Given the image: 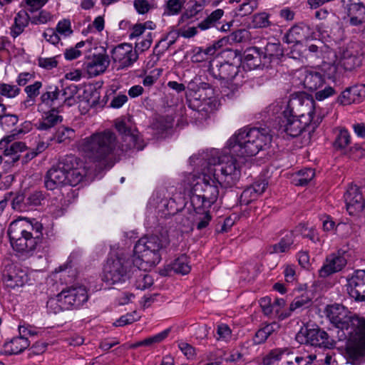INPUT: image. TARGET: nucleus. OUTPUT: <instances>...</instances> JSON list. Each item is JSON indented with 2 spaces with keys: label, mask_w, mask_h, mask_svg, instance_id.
Instances as JSON below:
<instances>
[{
  "label": "nucleus",
  "mask_w": 365,
  "mask_h": 365,
  "mask_svg": "<svg viewBox=\"0 0 365 365\" xmlns=\"http://www.w3.org/2000/svg\"><path fill=\"white\" fill-rule=\"evenodd\" d=\"M207 149L192 155L190 163L201 168V174H190L187 182L191 188L190 205L192 207L191 220L197 223V228L205 227L210 220L209 209L217 200L219 185L231 187L239 181L241 173L235 161H222L210 155Z\"/></svg>",
  "instance_id": "obj_1"
},
{
  "label": "nucleus",
  "mask_w": 365,
  "mask_h": 365,
  "mask_svg": "<svg viewBox=\"0 0 365 365\" xmlns=\"http://www.w3.org/2000/svg\"><path fill=\"white\" fill-rule=\"evenodd\" d=\"M272 135L268 128H243L236 130L227 140L222 150L210 148V155L222 161H235L241 170V165L247 158L256 155L268 146Z\"/></svg>",
  "instance_id": "obj_2"
},
{
  "label": "nucleus",
  "mask_w": 365,
  "mask_h": 365,
  "mask_svg": "<svg viewBox=\"0 0 365 365\" xmlns=\"http://www.w3.org/2000/svg\"><path fill=\"white\" fill-rule=\"evenodd\" d=\"M324 314L333 325L343 331L344 338L347 339L349 363L351 365H360L358 362L360 354L359 338L365 329V319L356 317L340 304L327 305Z\"/></svg>",
  "instance_id": "obj_3"
},
{
  "label": "nucleus",
  "mask_w": 365,
  "mask_h": 365,
  "mask_svg": "<svg viewBox=\"0 0 365 365\" xmlns=\"http://www.w3.org/2000/svg\"><path fill=\"white\" fill-rule=\"evenodd\" d=\"M77 150L93 162H103L118 154L116 136L110 130L96 132L77 143Z\"/></svg>",
  "instance_id": "obj_4"
},
{
  "label": "nucleus",
  "mask_w": 365,
  "mask_h": 365,
  "mask_svg": "<svg viewBox=\"0 0 365 365\" xmlns=\"http://www.w3.org/2000/svg\"><path fill=\"white\" fill-rule=\"evenodd\" d=\"M169 244L167 235L140 238L134 247L132 263L138 269L147 271L158 264L161 259L160 251Z\"/></svg>",
  "instance_id": "obj_5"
},
{
  "label": "nucleus",
  "mask_w": 365,
  "mask_h": 365,
  "mask_svg": "<svg viewBox=\"0 0 365 365\" xmlns=\"http://www.w3.org/2000/svg\"><path fill=\"white\" fill-rule=\"evenodd\" d=\"M269 111L272 114H279L281 121V128L291 137L299 135L311 123L312 114L309 112L307 114H302L299 116L292 115V109L289 101H278L269 106Z\"/></svg>",
  "instance_id": "obj_6"
},
{
  "label": "nucleus",
  "mask_w": 365,
  "mask_h": 365,
  "mask_svg": "<svg viewBox=\"0 0 365 365\" xmlns=\"http://www.w3.org/2000/svg\"><path fill=\"white\" fill-rule=\"evenodd\" d=\"M88 299V290L81 284H73L63 289L60 293L49 298L47 308L53 313L63 310L77 309Z\"/></svg>",
  "instance_id": "obj_7"
},
{
  "label": "nucleus",
  "mask_w": 365,
  "mask_h": 365,
  "mask_svg": "<svg viewBox=\"0 0 365 365\" xmlns=\"http://www.w3.org/2000/svg\"><path fill=\"white\" fill-rule=\"evenodd\" d=\"M66 94L67 93H43L39 108L43 114L37 123L38 129L48 130L62 121V117L58 114L57 109L64 103L68 106L72 104Z\"/></svg>",
  "instance_id": "obj_8"
},
{
  "label": "nucleus",
  "mask_w": 365,
  "mask_h": 365,
  "mask_svg": "<svg viewBox=\"0 0 365 365\" xmlns=\"http://www.w3.org/2000/svg\"><path fill=\"white\" fill-rule=\"evenodd\" d=\"M135 271L137 269L131 266V262L125 257L110 258L104 267L102 280L108 286L121 284Z\"/></svg>",
  "instance_id": "obj_9"
},
{
  "label": "nucleus",
  "mask_w": 365,
  "mask_h": 365,
  "mask_svg": "<svg viewBox=\"0 0 365 365\" xmlns=\"http://www.w3.org/2000/svg\"><path fill=\"white\" fill-rule=\"evenodd\" d=\"M21 221H13L9 226L8 234L11 245L17 252H29L34 250L37 241L33 237V234H29L24 230Z\"/></svg>",
  "instance_id": "obj_10"
},
{
  "label": "nucleus",
  "mask_w": 365,
  "mask_h": 365,
  "mask_svg": "<svg viewBox=\"0 0 365 365\" xmlns=\"http://www.w3.org/2000/svg\"><path fill=\"white\" fill-rule=\"evenodd\" d=\"M296 339L300 344L325 348H331L334 344V340L329 337L326 331L317 327L309 326L301 328L297 334Z\"/></svg>",
  "instance_id": "obj_11"
},
{
  "label": "nucleus",
  "mask_w": 365,
  "mask_h": 365,
  "mask_svg": "<svg viewBox=\"0 0 365 365\" xmlns=\"http://www.w3.org/2000/svg\"><path fill=\"white\" fill-rule=\"evenodd\" d=\"M60 165L66 172L71 186L79 184L86 175V168L83 161L73 155L63 157L60 161Z\"/></svg>",
  "instance_id": "obj_12"
},
{
  "label": "nucleus",
  "mask_w": 365,
  "mask_h": 365,
  "mask_svg": "<svg viewBox=\"0 0 365 365\" xmlns=\"http://www.w3.org/2000/svg\"><path fill=\"white\" fill-rule=\"evenodd\" d=\"M324 83L322 76L317 71L302 68L294 72L292 84L297 88L302 86L309 91H314L319 88Z\"/></svg>",
  "instance_id": "obj_13"
},
{
  "label": "nucleus",
  "mask_w": 365,
  "mask_h": 365,
  "mask_svg": "<svg viewBox=\"0 0 365 365\" xmlns=\"http://www.w3.org/2000/svg\"><path fill=\"white\" fill-rule=\"evenodd\" d=\"M186 97L189 107L199 112L209 113L219 106L214 93H187Z\"/></svg>",
  "instance_id": "obj_14"
},
{
  "label": "nucleus",
  "mask_w": 365,
  "mask_h": 365,
  "mask_svg": "<svg viewBox=\"0 0 365 365\" xmlns=\"http://www.w3.org/2000/svg\"><path fill=\"white\" fill-rule=\"evenodd\" d=\"M112 58L118 68L131 66L138 59V53L130 43H121L112 51Z\"/></svg>",
  "instance_id": "obj_15"
},
{
  "label": "nucleus",
  "mask_w": 365,
  "mask_h": 365,
  "mask_svg": "<svg viewBox=\"0 0 365 365\" xmlns=\"http://www.w3.org/2000/svg\"><path fill=\"white\" fill-rule=\"evenodd\" d=\"M115 126L116 130L122 135L125 138V141L128 143L126 145L127 149L135 148L138 150L142 149L138 145V135L135 129L131 127V118L130 117H121L117 118L115 120ZM122 150L124 148H122Z\"/></svg>",
  "instance_id": "obj_16"
},
{
  "label": "nucleus",
  "mask_w": 365,
  "mask_h": 365,
  "mask_svg": "<svg viewBox=\"0 0 365 365\" xmlns=\"http://www.w3.org/2000/svg\"><path fill=\"white\" fill-rule=\"evenodd\" d=\"M344 197L349 215H359L365 209V195L356 185L349 187Z\"/></svg>",
  "instance_id": "obj_17"
},
{
  "label": "nucleus",
  "mask_w": 365,
  "mask_h": 365,
  "mask_svg": "<svg viewBox=\"0 0 365 365\" xmlns=\"http://www.w3.org/2000/svg\"><path fill=\"white\" fill-rule=\"evenodd\" d=\"M349 58H351V55L347 52H344L340 58H339L335 51L328 50L324 56L321 71L324 72V75L327 78H333L335 76L339 65L344 66L346 69L348 68L344 61Z\"/></svg>",
  "instance_id": "obj_18"
},
{
  "label": "nucleus",
  "mask_w": 365,
  "mask_h": 365,
  "mask_svg": "<svg viewBox=\"0 0 365 365\" xmlns=\"http://www.w3.org/2000/svg\"><path fill=\"white\" fill-rule=\"evenodd\" d=\"M346 291L357 301L365 300V269H359L347 279Z\"/></svg>",
  "instance_id": "obj_19"
},
{
  "label": "nucleus",
  "mask_w": 365,
  "mask_h": 365,
  "mask_svg": "<svg viewBox=\"0 0 365 365\" xmlns=\"http://www.w3.org/2000/svg\"><path fill=\"white\" fill-rule=\"evenodd\" d=\"M3 277L6 286L12 289L22 287L28 280L26 272L15 264L6 266Z\"/></svg>",
  "instance_id": "obj_20"
},
{
  "label": "nucleus",
  "mask_w": 365,
  "mask_h": 365,
  "mask_svg": "<svg viewBox=\"0 0 365 365\" xmlns=\"http://www.w3.org/2000/svg\"><path fill=\"white\" fill-rule=\"evenodd\" d=\"M70 185L68 176L62 165L50 169L45 178V186L48 190H55L61 185Z\"/></svg>",
  "instance_id": "obj_21"
},
{
  "label": "nucleus",
  "mask_w": 365,
  "mask_h": 365,
  "mask_svg": "<svg viewBox=\"0 0 365 365\" xmlns=\"http://www.w3.org/2000/svg\"><path fill=\"white\" fill-rule=\"evenodd\" d=\"M346 264L345 257L339 253L329 255L323 266L319 270L321 277H327L334 273L341 271Z\"/></svg>",
  "instance_id": "obj_22"
},
{
  "label": "nucleus",
  "mask_w": 365,
  "mask_h": 365,
  "mask_svg": "<svg viewBox=\"0 0 365 365\" xmlns=\"http://www.w3.org/2000/svg\"><path fill=\"white\" fill-rule=\"evenodd\" d=\"M14 140V135H9L0 141V150H2L4 155L11 156L12 161L16 162L19 159V153L25 150L26 145L22 142H14L11 143Z\"/></svg>",
  "instance_id": "obj_23"
},
{
  "label": "nucleus",
  "mask_w": 365,
  "mask_h": 365,
  "mask_svg": "<svg viewBox=\"0 0 365 365\" xmlns=\"http://www.w3.org/2000/svg\"><path fill=\"white\" fill-rule=\"evenodd\" d=\"M108 64L109 60L106 55H94L87 60L86 69L90 76H96L103 73Z\"/></svg>",
  "instance_id": "obj_24"
},
{
  "label": "nucleus",
  "mask_w": 365,
  "mask_h": 365,
  "mask_svg": "<svg viewBox=\"0 0 365 365\" xmlns=\"http://www.w3.org/2000/svg\"><path fill=\"white\" fill-rule=\"evenodd\" d=\"M30 345L28 338L16 336L4 344L1 353L6 355L18 354L24 351Z\"/></svg>",
  "instance_id": "obj_25"
},
{
  "label": "nucleus",
  "mask_w": 365,
  "mask_h": 365,
  "mask_svg": "<svg viewBox=\"0 0 365 365\" xmlns=\"http://www.w3.org/2000/svg\"><path fill=\"white\" fill-rule=\"evenodd\" d=\"M267 186V182L264 180L255 182L242 192L240 196V202L247 205L255 200L265 191Z\"/></svg>",
  "instance_id": "obj_26"
},
{
  "label": "nucleus",
  "mask_w": 365,
  "mask_h": 365,
  "mask_svg": "<svg viewBox=\"0 0 365 365\" xmlns=\"http://www.w3.org/2000/svg\"><path fill=\"white\" fill-rule=\"evenodd\" d=\"M261 63V52L257 47L247 48L241 59V66L245 70L255 69Z\"/></svg>",
  "instance_id": "obj_27"
},
{
  "label": "nucleus",
  "mask_w": 365,
  "mask_h": 365,
  "mask_svg": "<svg viewBox=\"0 0 365 365\" xmlns=\"http://www.w3.org/2000/svg\"><path fill=\"white\" fill-rule=\"evenodd\" d=\"M239 68L237 66L229 63H225L220 65L219 68V77L226 81L227 83L231 84L228 86L230 89H237L238 88V82L234 83L233 81L238 76Z\"/></svg>",
  "instance_id": "obj_28"
},
{
  "label": "nucleus",
  "mask_w": 365,
  "mask_h": 365,
  "mask_svg": "<svg viewBox=\"0 0 365 365\" xmlns=\"http://www.w3.org/2000/svg\"><path fill=\"white\" fill-rule=\"evenodd\" d=\"M309 27L304 24H299L289 29L284 36V41L287 43H295L298 45L301 41L307 38V34Z\"/></svg>",
  "instance_id": "obj_29"
},
{
  "label": "nucleus",
  "mask_w": 365,
  "mask_h": 365,
  "mask_svg": "<svg viewBox=\"0 0 365 365\" xmlns=\"http://www.w3.org/2000/svg\"><path fill=\"white\" fill-rule=\"evenodd\" d=\"M29 15L24 10L19 11L14 17V23L11 28V33L14 37L20 35L29 25Z\"/></svg>",
  "instance_id": "obj_30"
},
{
  "label": "nucleus",
  "mask_w": 365,
  "mask_h": 365,
  "mask_svg": "<svg viewBox=\"0 0 365 365\" xmlns=\"http://www.w3.org/2000/svg\"><path fill=\"white\" fill-rule=\"evenodd\" d=\"M315 176V172L312 168H304L291 176L292 182L295 185L303 186L310 182Z\"/></svg>",
  "instance_id": "obj_31"
},
{
  "label": "nucleus",
  "mask_w": 365,
  "mask_h": 365,
  "mask_svg": "<svg viewBox=\"0 0 365 365\" xmlns=\"http://www.w3.org/2000/svg\"><path fill=\"white\" fill-rule=\"evenodd\" d=\"M16 221H21L22 222L24 230L29 232V234H33V237L37 241L42 235L43 226L41 222L35 219L26 220V219H19Z\"/></svg>",
  "instance_id": "obj_32"
},
{
  "label": "nucleus",
  "mask_w": 365,
  "mask_h": 365,
  "mask_svg": "<svg viewBox=\"0 0 365 365\" xmlns=\"http://www.w3.org/2000/svg\"><path fill=\"white\" fill-rule=\"evenodd\" d=\"M279 329V325L276 322L264 326L256 332L254 338L255 343L261 344L264 342L269 336L277 331Z\"/></svg>",
  "instance_id": "obj_33"
},
{
  "label": "nucleus",
  "mask_w": 365,
  "mask_h": 365,
  "mask_svg": "<svg viewBox=\"0 0 365 365\" xmlns=\"http://www.w3.org/2000/svg\"><path fill=\"white\" fill-rule=\"evenodd\" d=\"M155 29V24L151 21H148L144 23H137L130 27L129 38L130 39L137 38L145 34L147 30L152 31Z\"/></svg>",
  "instance_id": "obj_34"
},
{
  "label": "nucleus",
  "mask_w": 365,
  "mask_h": 365,
  "mask_svg": "<svg viewBox=\"0 0 365 365\" xmlns=\"http://www.w3.org/2000/svg\"><path fill=\"white\" fill-rule=\"evenodd\" d=\"M286 304L285 300L283 299L276 298L272 302L270 311L271 313L269 316H272L279 319H284L290 315L289 312L284 310Z\"/></svg>",
  "instance_id": "obj_35"
},
{
  "label": "nucleus",
  "mask_w": 365,
  "mask_h": 365,
  "mask_svg": "<svg viewBox=\"0 0 365 365\" xmlns=\"http://www.w3.org/2000/svg\"><path fill=\"white\" fill-rule=\"evenodd\" d=\"M365 99V93H341L337 98V101L341 105H349L352 103H360Z\"/></svg>",
  "instance_id": "obj_36"
},
{
  "label": "nucleus",
  "mask_w": 365,
  "mask_h": 365,
  "mask_svg": "<svg viewBox=\"0 0 365 365\" xmlns=\"http://www.w3.org/2000/svg\"><path fill=\"white\" fill-rule=\"evenodd\" d=\"M171 269L176 273L187 274L191 268L187 257L185 255H182L171 264Z\"/></svg>",
  "instance_id": "obj_37"
},
{
  "label": "nucleus",
  "mask_w": 365,
  "mask_h": 365,
  "mask_svg": "<svg viewBox=\"0 0 365 365\" xmlns=\"http://www.w3.org/2000/svg\"><path fill=\"white\" fill-rule=\"evenodd\" d=\"M55 29L61 38L69 37L73 34L71 22L68 19H63L59 21L57 23Z\"/></svg>",
  "instance_id": "obj_38"
},
{
  "label": "nucleus",
  "mask_w": 365,
  "mask_h": 365,
  "mask_svg": "<svg viewBox=\"0 0 365 365\" xmlns=\"http://www.w3.org/2000/svg\"><path fill=\"white\" fill-rule=\"evenodd\" d=\"M141 269H138V274H136L138 278L135 281V287L138 289H145L149 288L153 284V279L150 274L143 273L140 272Z\"/></svg>",
  "instance_id": "obj_39"
},
{
  "label": "nucleus",
  "mask_w": 365,
  "mask_h": 365,
  "mask_svg": "<svg viewBox=\"0 0 365 365\" xmlns=\"http://www.w3.org/2000/svg\"><path fill=\"white\" fill-rule=\"evenodd\" d=\"M351 141V137L347 130L341 128L339 130L334 141V145L337 149H344L346 148Z\"/></svg>",
  "instance_id": "obj_40"
},
{
  "label": "nucleus",
  "mask_w": 365,
  "mask_h": 365,
  "mask_svg": "<svg viewBox=\"0 0 365 365\" xmlns=\"http://www.w3.org/2000/svg\"><path fill=\"white\" fill-rule=\"evenodd\" d=\"M310 301L311 299L307 294L295 297L289 306V312L290 313L291 312L299 310L308 307Z\"/></svg>",
  "instance_id": "obj_41"
},
{
  "label": "nucleus",
  "mask_w": 365,
  "mask_h": 365,
  "mask_svg": "<svg viewBox=\"0 0 365 365\" xmlns=\"http://www.w3.org/2000/svg\"><path fill=\"white\" fill-rule=\"evenodd\" d=\"M173 125V118L171 116H167L166 118H164V117L156 118L153 123L152 126L155 130L163 131L172 128Z\"/></svg>",
  "instance_id": "obj_42"
},
{
  "label": "nucleus",
  "mask_w": 365,
  "mask_h": 365,
  "mask_svg": "<svg viewBox=\"0 0 365 365\" xmlns=\"http://www.w3.org/2000/svg\"><path fill=\"white\" fill-rule=\"evenodd\" d=\"M185 0H168L165 13L168 15L178 14L181 10Z\"/></svg>",
  "instance_id": "obj_43"
},
{
  "label": "nucleus",
  "mask_w": 365,
  "mask_h": 365,
  "mask_svg": "<svg viewBox=\"0 0 365 365\" xmlns=\"http://www.w3.org/2000/svg\"><path fill=\"white\" fill-rule=\"evenodd\" d=\"M74 137V130L69 128L61 127L56 131L54 139L59 143Z\"/></svg>",
  "instance_id": "obj_44"
},
{
  "label": "nucleus",
  "mask_w": 365,
  "mask_h": 365,
  "mask_svg": "<svg viewBox=\"0 0 365 365\" xmlns=\"http://www.w3.org/2000/svg\"><path fill=\"white\" fill-rule=\"evenodd\" d=\"M216 333L218 340L228 341L232 338V331L226 324H217Z\"/></svg>",
  "instance_id": "obj_45"
},
{
  "label": "nucleus",
  "mask_w": 365,
  "mask_h": 365,
  "mask_svg": "<svg viewBox=\"0 0 365 365\" xmlns=\"http://www.w3.org/2000/svg\"><path fill=\"white\" fill-rule=\"evenodd\" d=\"M162 70L160 68L153 69L150 74L145 76L143 81V84L146 88H150L161 75Z\"/></svg>",
  "instance_id": "obj_46"
},
{
  "label": "nucleus",
  "mask_w": 365,
  "mask_h": 365,
  "mask_svg": "<svg viewBox=\"0 0 365 365\" xmlns=\"http://www.w3.org/2000/svg\"><path fill=\"white\" fill-rule=\"evenodd\" d=\"M19 335L27 338L28 336H33L37 334V329L30 324L26 323H20L18 327Z\"/></svg>",
  "instance_id": "obj_47"
},
{
  "label": "nucleus",
  "mask_w": 365,
  "mask_h": 365,
  "mask_svg": "<svg viewBox=\"0 0 365 365\" xmlns=\"http://www.w3.org/2000/svg\"><path fill=\"white\" fill-rule=\"evenodd\" d=\"M84 44V41H80L76 43L75 47L66 49L64 53L65 58L67 60H73L78 58L81 55L80 48H82Z\"/></svg>",
  "instance_id": "obj_48"
},
{
  "label": "nucleus",
  "mask_w": 365,
  "mask_h": 365,
  "mask_svg": "<svg viewBox=\"0 0 365 365\" xmlns=\"http://www.w3.org/2000/svg\"><path fill=\"white\" fill-rule=\"evenodd\" d=\"M83 98H88L87 103L90 106H93L96 105H99L100 106H103L106 104L107 100L102 101L99 100V93H83Z\"/></svg>",
  "instance_id": "obj_49"
},
{
  "label": "nucleus",
  "mask_w": 365,
  "mask_h": 365,
  "mask_svg": "<svg viewBox=\"0 0 365 365\" xmlns=\"http://www.w3.org/2000/svg\"><path fill=\"white\" fill-rule=\"evenodd\" d=\"M43 36L47 42L53 45H57L61 38L56 30L51 28L46 29L43 34Z\"/></svg>",
  "instance_id": "obj_50"
},
{
  "label": "nucleus",
  "mask_w": 365,
  "mask_h": 365,
  "mask_svg": "<svg viewBox=\"0 0 365 365\" xmlns=\"http://www.w3.org/2000/svg\"><path fill=\"white\" fill-rule=\"evenodd\" d=\"M252 24L254 27L264 28L269 24V16L266 13H260L253 16Z\"/></svg>",
  "instance_id": "obj_51"
},
{
  "label": "nucleus",
  "mask_w": 365,
  "mask_h": 365,
  "mask_svg": "<svg viewBox=\"0 0 365 365\" xmlns=\"http://www.w3.org/2000/svg\"><path fill=\"white\" fill-rule=\"evenodd\" d=\"M139 316L136 312H133L130 314H126L125 315L121 316L115 322V325L118 327H123L129 324H131L139 319Z\"/></svg>",
  "instance_id": "obj_52"
},
{
  "label": "nucleus",
  "mask_w": 365,
  "mask_h": 365,
  "mask_svg": "<svg viewBox=\"0 0 365 365\" xmlns=\"http://www.w3.org/2000/svg\"><path fill=\"white\" fill-rule=\"evenodd\" d=\"M18 118L14 115H2L0 116V124L4 130H9L16 124Z\"/></svg>",
  "instance_id": "obj_53"
},
{
  "label": "nucleus",
  "mask_w": 365,
  "mask_h": 365,
  "mask_svg": "<svg viewBox=\"0 0 365 365\" xmlns=\"http://www.w3.org/2000/svg\"><path fill=\"white\" fill-rule=\"evenodd\" d=\"M133 5L139 14H145L153 8L148 0H134Z\"/></svg>",
  "instance_id": "obj_54"
},
{
  "label": "nucleus",
  "mask_w": 365,
  "mask_h": 365,
  "mask_svg": "<svg viewBox=\"0 0 365 365\" xmlns=\"http://www.w3.org/2000/svg\"><path fill=\"white\" fill-rule=\"evenodd\" d=\"M348 15L365 18V6L360 3L351 4L349 9Z\"/></svg>",
  "instance_id": "obj_55"
},
{
  "label": "nucleus",
  "mask_w": 365,
  "mask_h": 365,
  "mask_svg": "<svg viewBox=\"0 0 365 365\" xmlns=\"http://www.w3.org/2000/svg\"><path fill=\"white\" fill-rule=\"evenodd\" d=\"M53 19L52 14L46 11H41L37 15L33 17V23L35 24H45Z\"/></svg>",
  "instance_id": "obj_56"
},
{
  "label": "nucleus",
  "mask_w": 365,
  "mask_h": 365,
  "mask_svg": "<svg viewBox=\"0 0 365 365\" xmlns=\"http://www.w3.org/2000/svg\"><path fill=\"white\" fill-rule=\"evenodd\" d=\"M280 242L289 250L297 242V236L293 232H289L280 240Z\"/></svg>",
  "instance_id": "obj_57"
},
{
  "label": "nucleus",
  "mask_w": 365,
  "mask_h": 365,
  "mask_svg": "<svg viewBox=\"0 0 365 365\" xmlns=\"http://www.w3.org/2000/svg\"><path fill=\"white\" fill-rule=\"evenodd\" d=\"M178 347L180 349V351L182 352V354L187 358L191 359L192 358L195 354V349L190 345L189 344L186 342L181 341L178 344Z\"/></svg>",
  "instance_id": "obj_58"
},
{
  "label": "nucleus",
  "mask_w": 365,
  "mask_h": 365,
  "mask_svg": "<svg viewBox=\"0 0 365 365\" xmlns=\"http://www.w3.org/2000/svg\"><path fill=\"white\" fill-rule=\"evenodd\" d=\"M38 65L46 69H52L57 66V61L55 57L41 58L38 60Z\"/></svg>",
  "instance_id": "obj_59"
},
{
  "label": "nucleus",
  "mask_w": 365,
  "mask_h": 365,
  "mask_svg": "<svg viewBox=\"0 0 365 365\" xmlns=\"http://www.w3.org/2000/svg\"><path fill=\"white\" fill-rule=\"evenodd\" d=\"M265 52L269 56H279L282 55V50L279 44L268 43L265 47Z\"/></svg>",
  "instance_id": "obj_60"
},
{
  "label": "nucleus",
  "mask_w": 365,
  "mask_h": 365,
  "mask_svg": "<svg viewBox=\"0 0 365 365\" xmlns=\"http://www.w3.org/2000/svg\"><path fill=\"white\" fill-rule=\"evenodd\" d=\"M362 334L359 338V350L358 362L361 364L365 363V329L362 331Z\"/></svg>",
  "instance_id": "obj_61"
},
{
  "label": "nucleus",
  "mask_w": 365,
  "mask_h": 365,
  "mask_svg": "<svg viewBox=\"0 0 365 365\" xmlns=\"http://www.w3.org/2000/svg\"><path fill=\"white\" fill-rule=\"evenodd\" d=\"M44 200L43 195L41 192H34L31 194L27 200L31 205L36 206L41 204V202Z\"/></svg>",
  "instance_id": "obj_62"
},
{
  "label": "nucleus",
  "mask_w": 365,
  "mask_h": 365,
  "mask_svg": "<svg viewBox=\"0 0 365 365\" xmlns=\"http://www.w3.org/2000/svg\"><path fill=\"white\" fill-rule=\"evenodd\" d=\"M47 1L48 0H25L26 4L31 11L41 9Z\"/></svg>",
  "instance_id": "obj_63"
},
{
  "label": "nucleus",
  "mask_w": 365,
  "mask_h": 365,
  "mask_svg": "<svg viewBox=\"0 0 365 365\" xmlns=\"http://www.w3.org/2000/svg\"><path fill=\"white\" fill-rule=\"evenodd\" d=\"M128 98L125 95L121 94L113 97L110 106L114 108H120L126 101Z\"/></svg>",
  "instance_id": "obj_64"
}]
</instances>
